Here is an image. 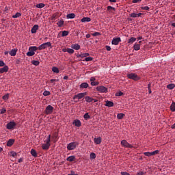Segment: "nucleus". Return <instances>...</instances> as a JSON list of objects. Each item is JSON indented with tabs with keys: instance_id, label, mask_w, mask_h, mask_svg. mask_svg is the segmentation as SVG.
Masks as SVG:
<instances>
[{
	"instance_id": "1",
	"label": "nucleus",
	"mask_w": 175,
	"mask_h": 175,
	"mask_svg": "<svg viewBox=\"0 0 175 175\" xmlns=\"http://www.w3.org/2000/svg\"><path fill=\"white\" fill-rule=\"evenodd\" d=\"M38 50V46H30L29 48V51L26 53L27 57H32L35 55V51Z\"/></svg>"
},
{
	"instance_id": "2",
	"label": "nucleus",
	"mask_w": 175,
	"mask_h": 175,
	"mask_svg": "<svg viewBox=\"0 0 175 175\" xmlns=\"http://www.w3.org/2000/svg\"><path fill=\"white\" fill-rule=\"evenodd\" d=\"M77 146H79V142H71L68 144L67 150H68L69 151H72V150H75V148H76V147H77Z\"/></svg>"
},
{
	"instance_id": "3",
	"label": "nucleus",
	"mask_w": 175,
	"mask_h": 175,
	"mask_svg": "<svg viewBox=\"0 0 175 175\" xmlns=\"http://www.w3.org/2000/svg\"><path fill=\"white\" fill-rule=\"evenodd\" d=\"M127 77L131 80H134V81H137L140 80V77L137 76L135 73L128 74Z\"/></svg>"
},
{
	"instance_id": "4",
	"label": "nucleus",
	"mask_w": 175,
	"mask_h": 175,
	"mask_svg": "<svg viewBox=\"0 0 175 175\" xmlns=\"http://www.w3.org/2000/svg\"><path fill=\"white\" fill-rule=\"evenodd\" d=\"M47 47H51V42H44L42 44L38 47V50H40V51L45 50V49H47Z\"/></svg>"
},
{
	"instance_id": "5",
	"label": "nucleus",
	"mask_w": 175,
	"mask_h": 175,
	"mask_svg": "<svg viewBox=\"0 0 175 175\" xmlns=\"http://www.w3.org/2000/svg\"><path fill=\"white\" fill-rule=\"evenodd\" d=\"M86 95H87V92L79 93L78 94L75 95L72 97V99L74 100H76V99L79 100V99H83V98H84V96H86Z\"/></svg>"
},
{
	"instance_id": "6",
	"label": "nucleus",
	"mask_w": 175,
	"mask_h": 175,
	"mask_svg": "<svg viewBox=\"0 0 175 175\" xmlns=\"http://www.w3.org/2000/svg\"><path fill=\"white\" fill-rule=\"evenodd\" d=\"M53 111H54V107L51 105H48L44 111L45 114H52Z\"/></svg>"
},
{
	"instance_id": "7",
	"label": "nucleus",
	"mask_w": 175,
	"mask_h": 175,
	"mask_svg": "<svg viewBox=\"0 0 175 175\" xmlns=\"http://www.w3.org/2000/svg\"><path fill=\"white\" fill-rule=\"evenodd\" d=\"M96 90L98 91V92L106 93L107 92V88L105 86H97Z\"/></svg>"
},
{
	"instance_id": "8",
	"label": "nucleus",
	"mask_w": 175,
	"mask_h": 175,
	"mask_svg": "<svg viewBox=\"0 0 175 175\" xmlns=\"http://www.w3.org/2000/svg\"><path fill=\"white\" fill-rule=\"evenodd\" d=\"M7 129H14L16 128V122H10L7 124L6 125Z\"/></svg>"
},
{
	"instance_id": "9",
	"label": "nucleus",
	"mask_w": 175,
	"mask_h": 175,
	"mask_svg": "<svg viewBox=\"0 0 175 175\" xmlns=\"http://www.w3.org/2000/svg\"><path fill=\"white\" fill-rule=\"evenodd\" d=\"M120 42H121V38H120V37L114 38L112 40L111 44H114L115 46H118V44H119Z\"/></svg>"
},
{
	"instance_id": "10",
	"label": "nucleus",
	"mask_w": 175,
	"mask_h": 175,
	"mask_svg": "<svg viewBox=\"0 0 175 175\" xmlns=\"http://www.w3.org/2000/svg\"><path fill=\"white\" fill-rule=\"evenodd\" d=\"M121 144L122 146H123L124 147H126L127 148H132V145L130 144L129 143H128V142H126V140H122L121 142Z\"/></svg>"
},
{
	"instance_id": "11",
	"label": "nucleus",
	"mask_w": 175,
	"mask_h": 175,
	"mask_svg": "<svg viewBox=\"0 0 175 175\" xmlns=\"http://www.w3.org/2000/svg\"><path fill=\"white\" fill-rule=\"evenodd\" d=\"M85 102H88V103H91V102H94V103H95L98 102V100H96L95 98H92L88 96L85 97Z\"/></svg>"
},
{
	"instance_id": "12",
	"label": "nucleus",
	"mask_w": 175,
	"mask_h": 175,
	"mask_svg": "<svg viewBox=\"0 0 175 175\" xmlns=\"http://www.w3.org/2000/svg\"><path fill=\"white\" fill-rule=\"evenodd\" d=\"M38 29H39V25H35L31 28V33H36V31H38Z\"/></svg>"
},
{
	"instance_id": "13",
	"label": "nucleus",
	"mask_w": 175,
	"mask_h": 175,
	"mask_svg": "<svg viewBox=\"0 0 175 175\" xmlns=\"http://www.w3.org/2000/svg\"><path fill=\"white\" fill-rule=\"evenodd\" d=\"M94 142L95 144H100L102 143V137H95L94 139Z\"/></svg>"
},
{
	"instance_id": "14",
	"label": "nucleus",
	"mask_w": 175,
	"mask_h": 175,
	"mask_svg": "<svg viewBox=\"0 0 175 175\" xmlns=\"http://www.w3.org/2000/svg\"><path fill=\"white\" fill-rule=\"evenodd\" d=\"M9 70V67L8 66H5L4 67L0 68V73H5Z\"/></svg>"
},
{
	"instance_id": "15",
	"label": "nucleus",
	"mask_w": 175,
	"mask_h": 175,
	"mask_svg": "<svg viewBox=\"0 0 175 175\" xmlns=\"http://www.w3.org/2000/svg\"><path fill=\"white\" fill-rule=\"evenodd\" d=\"M10 55H11V57H14L16 55V54H17V49H14L12 50H11L9 52Z\"/></svg>"
},
{
	"instance_id": "16",
	"label": "nucleus",
	"mask_w": 175,
	"mask_h": 175,
	"mask_svg": "<svg viewBox=\"0 0 175 175\" xmlns=\"http://www.w3.org/2000/svg\"><path fill=\"white\" fill-rule=\"evenodd\" d=\"M13 144H14V139H9L8 142H7L8 147H12Z\"/></svg>"
},
{
	"instance_id": "17",
	"label": "nucleus",
	"mask_w": 175,
	"mask_h": 175,
	"mask_svg": "<svg viewBox=\"0 0 175 175\" xmlns=\"http://www.w3.org/2000/svg\"><path fill=\"white\" fill-rule=\"evenodd\" d=\"M50 146H51V144H43L42 145V150H47L50 148Z\"/></svg>"
},
{
	"instance_id": "18",
	"label": "nucleus",
	"mask_w": 175,
	"mask_h": 175,
	"mask_svg": "<svg viewBox=\"0 0 175 175\" xmlns=\"http://www.w3.org/2000/svg\"><path fill=\"white\" fill-rule=\"evenodd\" d=\"M105 106H107V107H113V106H114V103L107 100Z\"/></svg>"
},
{
	"instance_id": "19",
	"label": "nucleus",
	"mask_w": 175,
	"mask_h": 175,
	"mask_svg": "<svg viewBox=\"0 0 175 175\" xmlns=\"http://www.w3.org/2000/svg\"><path fill=\"white\" fill-rule=\"evenodd\" d=\"M81 23H90V21H91V18L90 17H83L81 20Z\"/></svg>"
},
{
	"instance_id": "20",
	"label": "nucleus",
	"mask_w": 175,
	"mask_h": 175,
	"mask_svg": "<svg viewBox=\"0 0 175 175\" xmlns=\"http://www.w3.org/2000/svg\"><path fill=\"white\" fill-rule=\"evenodd\" d=\"M73 124L75 125V126H77L78 128L81 126V122L79 120H75Z\"/></svg>"
},
{
	"instance_id": "21",
	"label": "nucleus",
	"mask_w": 175,
	"mask_h": 175,
	"mask_svg": "<svg viewBox=\"0 0 175 175\" xmlns=\"http://www.w3.org/2000/svg\"><path fill=\"white\" fill-rule=\"evenodd\" d=\"M74 50H80V45L79 44H74L71 45Z\"/></svg>"
},
{
	"instance_id": "22",
	"label": "nucleus",
	"mask_w": 175,
	"mask_h": 175,
	"mask_svg": "<svg viewBox=\"0 0 175 175\" xmlns=\"http://www.w3.org/2000/svg\"><path fill=\"white\" fill-rule=\"evenodd\" d=\"M30 153L32 157H34V158H36V157H38V153L36 152V150H35V149H31Z\"/></svg>"
},
{
	"instance_id": "23",
	"label": "nucleus",
	"mask_w": 175,
	"mask_h": 175,
	"mask_svg": "<svg viewBox=\"0 0 175 175\" xmlns=\"http://www.w3.org/2000/svg\"><path fill=\"white\" fill-rule=\"evenodd\" d=\"M76 160V157L75 156H70L66 159V161H68L69 162H73V161Z\"/></svg>"
},
{
	"instance_id": "24",
	"label": "nucleus",
	"mask_w": 175,
	"mask_h": 175,
	"mask_svg": "<svg viewBox=\"0 0 175 175\" xmlns=\"http://www.w3.org/2000/svg\"><path fill=\"white\" fill-rule=\"evenodd\" d=\"M88 87H89V85L85 82H83L80 85V88H82V89L88 88Z\"/></svg>"
},
{
	"instance_id": "25",
	"label": "nucleus",
	"mask_w": 175,
	"mask_h": 175,
	"mask_svg": "<svg viewBox=\"0 0 175 175\" xmlns=\"http://www.w3.org/2000/svg\"><path fill=\"white\" fill-rule=\"evenodd\" d=\"M135 42H136V38L132 37L129 40L128 43L129 44H132L133 43H135Z\"/></svg>"
},
{
	"instance_id": "26",
	"label": "nucleus",
	"mask_w": 175,
	"mask_h": 175,
	"mask_svg": "<svg viewBox=\"0 0 175 175\" xmlns=\"http://www.w3.org/2000/svg\"><path fill=\"white\" fill-rule=\"evenodd\" d=\"M75 17H76V14H75L74 13L68 14L66 15V18H68V19L75 18Z\"/></svg>"
},
{
	"instance_id": "27",
	"label": "nucleus",
	"mask_w": 175,
	"mask_h": 175,
	"mask_svg": "<svg viewBox=\"0 0 175 175\" xmlns=\"http://www.w3.org/2000/svg\"><path fill=\"white\" fill-rule=\"evenodd\" d=\"M36 8H38V9H42V8H44L45 5H44V3H40L36 4Z\"/></svg>"
},
{
	"instance_id": "28",
	"label": "nucleus",
	"mask_w": 175,
	"mask_h": 175,
	"mask_svg": "<svg viewBox=\"0 0 175 175\" xmlns=\"http://www.w3.org/2000/svg\"><path fill=\"white\" fill-rule=\"evenodd\" d=\"M52 72H53V73H59V69L55 66H53L52 68Z\"/></svg>"
},
{
	"instance_id": "29",
	"label": "nucleus",
	"mask_w": 175,
	"mask_h": 175,
	"mask_svg": "<svg viewBox=\"0 0 175 175\" xmlns=\"http://www.w3.org/2000/svg\"><path fill=\"white\" fill-rule=\"evenodd\" d=\"M124 117H125V114H124V113H118L117 115L118 120H122V118H124Z\"/></svg>"
},
{
	"instance_id": "30",
	"label": "nucleus",
	"mask_w": 175,
	"mask_h": 175,
	"mask_svg": "<svg viewBox=\"0 0 175 175\" xmlns=\"http://www.w3.org/2000/svg\"><path fill=\"white\" fill-rule=\"evenodd\" d=\"M68 35H69V31L65 30L62 31V36L63 38L65 36H68Z\"/></svg>"
},
{
	"instance_id": "31",
	"label": "nucleus",
	"mask_w": 175,
	"mask_h": 175,
	"mask_svg": "<svg viewBox=\"0 0 175 175\" xmlns=\"http://www.w3.org/2000/svg\"><path fill=\"white\" fill-rule=\"evenodd\" d=\"M50 142H51V135H49L47 139L45 141V144H50Z\"/></svg>"
},
{
	"instance_id": "32",
	"label": "nucleus",
	"mask_w": 175,
	"mask_h": 175,
	"mask_svg": "<svg viewBox=\"0 0 175 175\" xmlns=\"http://www.w3.org/2000/svg\"><path fill=\"white\" fill-rule=\"evenodd\" d=\"M170 110L171 111L174 112L175 111V103L173 102L170 105Z\"/></svg>"
},
{
	"instance_id": "33",
	"label": "nucleus",
	"mask_w": 175,
	"mask_h": 175,
	"mask_svg": "<svg viewBox=\"0 0 175 175\" xmlns=\"http://www.w3.org/2000/svg\"><path fill=\"white\" fill-rule=\"evenodd\" d=\"M174 87H175L174 83H170L167 85V88H168V90H173Z\"/></svg>"
},
{
	"instance_id": "34",
	"label": "nucleus",
	"mask_w": 175,
	"mask_h": 175,
	"mask_svg": "<svg viewBox=\"0 0 175 175\" xmlns=\"http://www.w3.org/2000/svg\"><path fill=\"white\" fill-rule=\"evenodd\" d=\"M134 50H135V51H138V50H140V44H135L134 46Z\"/></svg>"
},
{
	"instance_id": "35",
	"label": "nucleus",
	"mask_w": 175,
	"mask_h": 175,
	"mask_svg": "<svg viewBox=\"0 0 175 175\" xmlns=\"http://www.w3.org/2000/svg\"><path fill=\"white\" fill-rule=\"evenodd\" d=\"M18 17H21V13L17 12L15 15L12 16V18H18Z\"/></svg>"
},
{
	"instance_id": "36",
	"label": "nucleus",
	"mask_w": 175,
	"mask_h": 175,
	"mask_svg": "<svg viewBox=\"0 0 175 175\" xmlns=\"http://www.w3.org/2000/svg\"><path fill=\"white\" fill-rule=\"evenodd\" d=\"M31 64L33 65H35V66H38L39 65V64H40V62L39 61H38V60H33L31 62Z\"/></svg>"
},
{
	"instance_id": "37",
	"label": "nucleus",
	"mask_w": 175,
	"mask_h": 175,
	"mask_svg": "<svg viewBox=\"0 0 175 175\" xmlns=\"http://www.w3.org/2000/svg\"><path fill=\"white\" fill-rule=\"evenodd\" d=\"M90 159H95L96 158V154L94 152L91 153L90 155Z\"/></svg>"
},
{
	"instance_id": "38",
	"label": "nucleus",
	"mask_w": 175,
	"mask_h": 175,
	"mask_svg": "<svg viewBox=\"0 0 175 175\" xmlns=\"http://www.w3.org/2000/svg\"><path fill=\"white\" fill-rule=\"evenodd\" d=\"M83 118H85V120H90V118H91V116H90L88 113H86L84 114Z\"/></svg>"
},
{
	"instance_id": "39",
	"label": "nucleus",
	"mask_w": 175,
	"mask_h": 175,
	"mask_svg": "<svg viewBox=\"0 0 175 175\" xmlns=\"http://www.w3.org/2000/svg\"><path fill=\"white\" fill-rule=\"evenodd\" d=\"M107 10H109V12L111 10H113V12H116V8L114 7H112V6H110L109 5L107 8Z\"/></svg>"
},
{
	"instance_id": "40",
	"label": "nucleus",
	"mask_w": 175,
	"mask_h": 175,
	"mask_svg": "<svg viewBox=\"0 0 175 175\" xmlns=\"http://www.w3.org/2000/svg\"><path fill=\"white\" fill-rule=\"evenodd\" d=\"M67 53H68V54H73V53H75V50H73V49H67Z\"/></svg>"
},
{
	"instance_id": "41",
	"label": "nucleus",
	"mask_w": 175,
	"mask_h": 175,
	"mask_svg": "<svg viewBox=\"0 0 175 175\" xmlns=\"http://www.w3.org/2000/svg\"><path fill=\"white\" fill-rule=\"evenodd\" d=\"M151 157L154 155H157V154H159V150H154L153 152H150Z\"/></svg>"
},
{
	"instance_id": "42",
	"label": "nucleus",
	"mask_w": 175,
	"mask_h": 175,
	"mask_svg": "<svg viewBox=\"0 0 175 175\" xmlns=\"http://www.w3.org/2000/svg\"><path fill=\"white\" fill-rule=\"evenodd\" d=\"M57 25L58 27H62V25H64V20H62L57 22Z\"/></svg>"
},
{
	"instance_id": "43",
	"label": "nucleus",
	"mask_w": 175,
	"mask_h": 175,
	"mask_svg": "<svg viewBox=\"0 0 175 175\" xmlns=\"http://www.w3.org/2000/svg\"><path fill=\"white\" fill-rule=\"evenodd\" d=\"M122 95H124L122 92H118L116 93V96H122Z\"/></svg>"
},
{
	"instance_id": "44",
	"label": "nucleus",
	"mask_w": 175,
	"mask_h": 175,
	"mask_svg": "<svg viewBox=\"0 0 175 175\" xmlns=\"http://www.w3.org/2000/svg\"><path fill=\"white\" fill-rule=\"evenodd\" d=\"M43 95H44V96H49V95H50V92H49V91H47V90H45V91L43 92Z\"/></svg>"
},
{
	"instance_id": "45",
	"label": "nucleus",
	"mask_w": 175,
	"mask_h": 175,
	"mask_svg": "<svg viewBox=\"0 0 175 175\" xmlns=\"http://www.w3.org/2000/svg\"><path fill=\"white\" fill-rule=\"evenodd\" d=\"M130 17H132L133 18H136V17H137V14L131 13V14H130Z\"/></svg>"
},
{
	"instance_id": "46",
	"label": "nucleus",
	"mask_w": 175,
	"mask_h": 175,
	"mask_svg": "<svg viewBox=\"0 0 175 175\" xmlns=\"http://www.w3.org/2000/svg\"><path fill=\"white\" fill-rule=\"evenodd\" d=\"M3 100H8V99H9V94H6L5 95H4L3 96Z\"/></svg>"
},
{
	"instance_id": "47",
	"label": "nucleus",
	"mask_w": 175,
	"mask_h": 175,
	"mask_svg": "<svg viewBox=\"0 0 175 175\" xmlns=\"http://www.w3.org/2000/svg\"><path fill=\"white\" fill-rule=\"evenodd\" d=\"M6 113V108H2L0 109V114H5Z\"/></svg>"
},
{
	"instance_id": "48",
	"label": "nucleus",
	"mask_w": 175,
	"mask_h": 175,
	"mask_svg": "<svg viewBox=\"0 0 175 175\" xmlns=\"http://www.w3.org/2000/svg\"><path fill=\"white\" fill-rule=\"evenodd\" d=\"M91 85L92 86H94V85H99V82L98 81H93V82H91Z\"/></svg>"
},
{
	"instance_id": "49",
	"label": "nucleus",
	"mask_w": 175,
	"mask_h": 175,
	"mask_svg": "<svg viewBox=\"0 0 175 175\" xmlns=\"http://www.w3.org/2000/svg\"><path fill=\"white\" fill-rule=\"evenodd\" d=\"M144 154L146 157H151V152H144Z\"/></svg>"
},
{
	"instance_id": "50",
	"label": "nucleus",
	"mask_w": 175,
	"mask_h": 175,
	"mask_svg": "<svg viewBox=\"0 0 175 175\" xmlns=\"http://www.w3.org/2000/svg\"><path fill=\"white\" fill-rule=\"evenodd\" d=\"M141 9L142 10H150V8L148 6L142 7Z\"/></svg>"
},
{
	"instance_id": "51",
	"label": "nucleus",
	"mask_w": 175,
	"mask_h": 175,
	"mask_svg": "<svg viewBox=\"0 0 175 175\" xmlns=\"http://www.w3.org/2000/svg\"><path fill=\"white\" fill-rule=\"evenodd\" d=\"M93 58L92 57H85V61H86V62H88L89 61H92Z\"/></svg>"
},
{
	"instance_id": "52",
	"label": "nucleus",
	"mask_w": 175,
	"mask_h": 175,
	"mask_svg": "<svg viewBox=\"0 0 175 175\" xmlns=\"http://www.w3.org/2000/svg\"><path fill=\"white\" fill-rule=\"evenodd\" d=\"M82 54V58H85V57H88L90 55V53H81Z\"/></svg>"
},
{
	"instance_id": "53",
	"label": "nucleus",
	"mask_w": 175,
	"mask_h": 175,
	"mask_svg": "<svg viewBox=\"0 0 175 175\" xmlns=\"http://www.w3.org/2000/svg\"><path fill=\"white\" fill-rule=\"evenodd\" d=\"M92 35V36H99V35H100V33H99V32H94Z\"/></svg>"
},
{
	"instance_id": "54",
	"label": "nucleus",
	"mask_w": 175,
	"mask_h": 175,
	"mask_svg": "<svg viewBox=\"0 0 175 175\" xmlns=\"http://www.w3.org/2000/svg\"><path fill=\"white\" fill-rule=\"evenodd\" d=\"M10 155H11V157H16L17 155V153H16V152H11Z\"/></svg>"
},
{
	"instance_id": "55",
	"label": "nucleus",
	"mask_w": 175,
	"mask_h": 175,
	"mask_svg": "<svg viewBox=\"0 0 175 175\" xmlns=\"http://www.w3.org/2000/svg\"><path fill=\"white\" fill-rule=\"evenodd\" d=\"M139 2H142V0H133V3H139Z\"/></svg>"
},
{
	"instance_id": "56",
	"label": "nucleus",
	"mask_w": 175,
	"mask_h": 175,
	"mask_svg": "<svg viewBox=\"0 0 175 175\" xmlns=\"http://www.w3.org/2000/svg\"><path fill=\"white\" fill-rule=\"evenodd\" d=\"M95 80H96V79L95 78V77H92L90 78V81H91V83L95 81Z\"/></svg>"
},
{
	"instance_id": "57",
	"label": "nucleus",
	"mask_w": 175,
	"mask_h": 175,
	"mask_svg": "<svg viewBox=\"0 0 175 175\" xmlns=\"http://www.w3.org/2000/svg\"><path fill=\"white\" fill-rule=\"evenodd\" d=\"M105 48H106L107 51H111V47H110L109 46H106Z\"/></svg>"
},
{
	"instance_id": "58",
	"label": "nucleus",
	"mask_w": 175,
	"mask_h": 175,
	"mask_svg": "<svg viewBox=\"0 0 175 175\" xmlns=\"http://www.w3.org/2000/svg\"><path fill=\"white\" fill-rule=\"evenodd\" d=\"M121 174H122V175H131V174H129V173H128V172H121Z\"/></svg>"
},
{
	"instance_id": "59",
	"label": "nucleus",
	"mask_w": 175,
	"mask_h": 175,
	"mask_svg": "<svg viewBox=\"0 0 175 175\" xmlns=\"http://www.w3.org/2000/svg\"><path fill=\"white\" fill-rule=\"evenodd\" d=\"M0 66H5V62L3 61H0Z\"/></svg>"
},
{
	"instance_id": "60",
	"label": "nucleus",
	"mask_w": 175,
	"mask_h": 175,
	"mask_svg": "<svg viewBox=\"0 0 175 175\" xmlns=\"http://www.w3.org/2000/svg\"><path fill=\"white\" fill-rule=\"evenodd\" d=\"M148 90H151V82L148 84Z\"/></svg>"
},
{
	"instance_id": "61",
	"label": "nucleus",
	"mask_w": 175,
	"mask_h": 175,
	"mask_svg": "<svg viewBox=\"0 0 175 175\" xmlns=\"http://www.w3.org/2000/svg\"><path fill=\"white\" fill-rule=\"evenodd\" d=\"M68 175H77V174H75V172L71 171V173L68 174Z\"/></svg>"
},
{
	"instance_id": "62",
	"label": "nucleus",
	"mask_w": 175,
	"mask_h": 175,
	"mask_svg": "<svg viewBox=\"0 0 175 175\" xmlns=\"http://www.w3.org/2000/svg\"><path fill=\"white\" fill-rule=\"evenodd\" d=\"M137 175H144V172H138V173L137 174Z\"/></svg>"
},
{
	"instance_id": "63",
	"label": "nucleus",
	"mask_w": 175,
	"mask_h": 175,
	"mask_svg": "<svg viewBox=\"0 0 175 175\" xmlns=\"http://www.w3.org/2000/svg\"><path fill=\"white\" fill-rule=\"evenodd\" d=\"M18 162L19 163H21V162H23V158H20V159H18Z\"/></svg>"
},
{
	"instance_id": "64",
	"label": "nucleus",
	"mask_w": 175,
	"mask_h": 175,
	"mask_svg": "<svg viewBox=\"0 0 175 175\" xmlns=\"http://www.w3.org/2000/svg\"><path fill=\"white\" fill-rule=\"evenodd\" d=\"M142 15H143L142 13L137 14V17H140V16H142Z\"/></svg>"
}]
</instances>
